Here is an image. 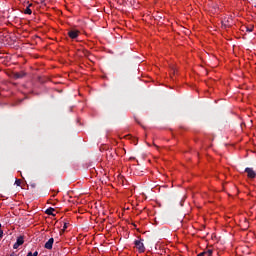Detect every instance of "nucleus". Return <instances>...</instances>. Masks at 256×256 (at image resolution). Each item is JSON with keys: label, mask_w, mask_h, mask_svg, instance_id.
Segmentation results:
<instances>
[{"label": "nucleus", "mask_w": 256, "mask_h": 256, "mask_svg": "<svg viewBox=\"0 0 256 256\" xmlns=\"http://www.w3.org/2000/svg\"><path fill=\"white\" fill-rule=\"evenodd\" d=\"M134 245L139 253H145V245L143 244V240H135Z\"/></svg>", "instance_id": "obj_1"}, {"label": "nucleus", "mask_w": 256, "mask_h": 256, "mask_svg": "<svg viewBox=\"0 0 256 256\" xmlns=\"http://www.w3.org/2000/svg\"><path fill=\"white\" fill-rule=\"evenodd\" d=\"M23 243H25V237L19 236L17 238L15 244L13 245V249H19V247H21V245H23Z\"/></svg>", "instance_id": "obj_2"}, {"label": "nucleus", "mask_w": 256, "mask_h": 256, "mask_svg": "<svg viewBox=\"0 0 256 256\" xmlns=\"http://www.w3.org/2000/svg\"><path fill=\"white\" fill-rule=\"evenodd\" d=\"M245 173H247V177L249 179H255L256 177V173L255 170H253V168H245Z\"/></svg>", "instance_id": "obj_3"}, {"label": "nucleus", "mask_w": 256, "mask_h": 256, "mask_svg": "<svg viewBox=\"0 0 256 256\" xmlns=\"http://www.w3.org/2000/svg\"><path fill=\"white\" fill-rule=\"evenodd\" d=\"M68 37H70V39H77L79 37V31L78 30H70L68 32Z\"/></svg>", "instance_id": "obj_4"}, {"label": "nucleus", "mask_w": 256, "mask_h": 256, "mask_svg": "<svg viewBox=\"0 0 256 256\" xmlns=\"http://www.w3.org/2000/svg\"><path fill=\"white\" fill-rule=\"evenodd\" d=\"M53 243H55V239L50 238L44 245L45 249H53Z\"/></svg>", "instance_id": "obj_5"}, {"label": "nucleus", "mask_w": 256, "mask_h": 256, "mask_svg": "<svg viewBox=\"0 0 256 256\" xmlns=\"http://www.w3.org/2000/svg\"><path fill=\"white\" fill-rule=\"evenodd\" d=\"M27 75L24 71L13 73V79H23Z\"/></svg>", "instance_id": "obj_6"}, {"label": "nucleus", "mask_w": 256, "mask_h": 256, "mask_svg": "<svg viewBox=\"0 0 256 256\" xmlns=\"http://www.w3.org/2000/svg\"><path fill=\"white\" fill-rule=\"evenodd\" d=\"M54 211H55V209L50 207V208L46 209L45 213H46V215H52L53 217H55V214L53 213Z\"/></svg>", "instance_id": "obj_7"}, {"label": "nucleus", "mask_w": 256, "mask_h": 256, "mask_svg": "<svg viewBox=\"0 0 256 256\" xmlns=\"http://www.w3.org/2000/svg\"><path fill=\"white\" fill-rule=\"evenodd\" d=\"M29 7H31V5H29V6L25 9V11H24V13H25L26 15H31V13H33V11L31 10V8H29Z\"/></svg>", "instance_id": "obj_8"}, {"label": "nucleus", "mask_w": 256, "mask_h": 256, "mask_svg": "<svg viewBox=\"0 0 256 256\" xmlns=\"http://www.w3.org/2000/svg\"><path fill=\"white\" fill-rule=\"evenodd\" d=\"M38 255H39V252L35 251L34 253L28 252V254L26 256H38Z\"/></svg>", "instance_id": "obj_9"}, {"label": "nucleus", "mask_w": 256, "mask_h": 256, "mask_svg": "<svg viewBox=\"0 0 256 256\" xmlns=\"http://www.w3.org/2000/svg\"><path fill=\"white\" fill-rule=\"evenodd\" d=\"M67 227H69V224L68 223H64V225H63V229L61 230V234L62 233H65V229H67Z\"/></svg>", "instance_id": "obj_10"}, {"label": "nucleus", "mask_w": 256, "mask_h": 256, "mask_svg": "<svg viewBox=\"0 0 256 256\" xmlns=\"http://www.w3.org/2000/svg\"><path fill=\"white\" fill-rule=\"evenodd\" d=\"M15 185H17V187H21V180L16 179Z\"/></svg>", "instance_id": "obj_11"}, {"label": "nucleus", "mask_w": 256, "mask_h": 256, "mask_svg": "<svg viewBox=\"0 0 256 256\" xmlns=\"http://www.w3.org/2000/svg\"><path fill=\"white\" fill-rule=\"evenodd\" d=\"M206 255H208V256L213 255V250H208V251L206 252Z\"/></svg>", "instance_id": "obj_12"}, {"label": "nucleus", "mask_w": 256, "mask_h": 256, "mask_svg": "<svg viewBox=\"0 0 256 256\" xmlns=\"http://www.w3.org/2000/svg\"><path fill=\"white\" fill-rule=\"evenodd\" d=\"M36 186H37V184H35V183L30 184V187H32V189H35Z\"/></svg>", "instance_id": "obj_13"}, {"label": "nucleus", "mask_w": 256, "mask_h": 256, "mask_svg": "<svg viewBox=\"0 0 256 256\" xmlns=\"http://www.w3.org/2000/svg\"><path fill=\"white\" fill-rule=\"evenodd\" d=\"M3 237V230L0 229V239Z\"/></svg>", "instance_id": "obj_14"}, {"label": "nucleus", "mask_w": 256, "mask_h": 256, "mask_svg": "<svg viewBox=\"0 0 256 256\" xmlns=\"http://www.w3.org/2000/svg\"><path fill=\"white\" fill-rule=\"evenodd\" d=\"M197 256H205V252H201V253L198 254Z\"/></svg>", "instance_id": "obj_15"}, {"label": "nucleus", "mask_w": 256, "mask_h": 256, "mask_svg": "<svg viewBox=\"0 0 256 256\" xmlns=\"http://www.w3.org/2000/svg\"><path fill=\"white\" fill-rule=\"evenodd\" d=\"M247 31H248L249 33H251V31H253V29H252V28H247Z\"/></svg>", "instance_id": "obj_16"}, {"label": "nucleus", "mask_w": 256, "mask_h": 256, "mask_svg": "<svg viewBox=\"0 0 256 256\" xmlns=\"http://www.w3.org/2000/svg\"><path fill=\"white\" fill-rule=\"evenodd\" d=\"M0 229H1V224H0Z\"/></svg>", "instance_id": "obj_17"}]
</instances>
